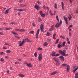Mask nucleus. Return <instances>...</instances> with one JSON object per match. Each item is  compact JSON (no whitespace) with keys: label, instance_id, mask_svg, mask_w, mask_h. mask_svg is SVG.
<instances>
[{"label":"nucleus","instance_id":"obj_1","mask_svg":"<svg viewBox=\"0 0 78 78\" xmlns=\"http://www.w3.org/2000/svg\"><path fill=\"white\" fill-rule=\"evenodd\" d=\"M26 41H27L28 42H31L28 38L24 39L22 42H21V41H20L18 42V44H19V46L21 47V46H22L23 44H24L25 42H26Z\"/></svg>","mask_w":78,"mask_h":78},{"label":"nucleus","instance_id":"obj_2","mask_svg":"<svg viewBox=\"0 0 78 78\" xmlns=\"http://www.w3.org/2000/svg\"><path fill=\"white\" fill-rule=\"evenodd\" d=\"M56 19L58 22V23H57L56 24L55 26V27L56 28H59L60 26L62 25V20H61L60 21V22H59V19H58V16H56Z\"/></svg>","mask_w":78,"mask_h":78},{"label":"nucleus","instance_id":"obj_3","mask_svg":"<svg viewBox=\"0 0 78 78\" xmlns=\"http://www.w3.org/2000/svg\"><path fill=\"white\" fill-rule=\"evenodd\" d=\"M58 52L60 54L62 55L63 56H66V50H64L63 51L61 50H59Z\"/></svg>","mask_w":78,"mask_h":78},{"label":"nucleus","instance_id":"obj_4","mask_svg":"<svg viewBox=\"0 0 78 78\" xmlns=\"http://www.w3.org/2000/svg\"><path fill=\"white\" fill-rule=\"evenodd\" d=\"M61 66L62 67H66L67 66V68L66 69V70L67 71H69L70 70V66H69L67 65V64L66 63L63 64L61 65Z\"/></svg>","mask_w":78,"mask_h":78},{"label":"nucleus","instance_id":"obj_5","mask_svg":"<svg viewBox=\"0 0 78 78\" xmlns=\"http://www.w3.org/2000/svg\"><path fill=\"white\" fill-rule=\"evenodd\" d=\"M38 59L39 61H41L42 60V54H39L38 57Z\"/></svg>","mask_w":78,"mask_h":78},{"label":"nucleus","instance_id":"obj_6","mask_svg":"<svg viewBox=\"0 0 78 78\" xmlns=\"http://www.w3.org/2000/svg\"><path fill=\"white\" fill-rule=\"evenodd\" d=\"M40 29L41 31L42 32H43L44 31V24H41L40 26Z\"/></svg>","mask_w":78,"mask_h":78},{"label":"nucleus","instance_id":"obj_7","mask_svg":"<svg viewBox=\"0 0 78 78\" xmlns=\"http://www.w3.org/2000/svg\"><path fill=\"white\" fill-rule=\"evenodd\" d=\"M39 13H40V14L42 17H45V14H43V13L41 11H40L39 12Z\"/></svg>","mask_w":78,"mask_h":78},{"label":"nucleus","instance_id":"obj_8","mask_svg":"<svg viewBox=\"0 0 78 78\" xmlns=\"http://www.w3.org/2000/svg\"><path fill=\"white\" fill-rule=\"evenodd\" d=\"M11 9V8H9L7 10H6L5 11V12H4V14H8L9 13V10H10Z\"/></svg>","mask_w":78,"mask_h":78},{"label":"nucleus","instance_id":"obj_9","mask_svg":"<svg viewBox=\"0 0 78 78\" xmlns=\"http://www.w3.org/2000/svg\"><path fill=\"white\" fill-rule=\"evenodd\" d=\"M59 58L61 60V61L62 62L64 61V57L62 56H61L59 57Z\"/></svg>","mask_w":78,"mask_h":78},{"label":"nucleus","instance_id":"obj_10","mask_svg":"<svg viewBox=\"0 0 78 78\" xmlns=\"http://www.w3.org/2000/svg\"><path fill=\"white\" fill-rule=\"evenodd\" d=\"M40 30L39 29H38L37 30V32L36 35V38L37 39L38 37V34H39V30Z\"/></svg>","mask_w":78,"mask_h":78},{"label":"nucleus","instance_id":"obj_11","mask_svg":"<svg viewBox=\"0 0 78 78\" xmlns=\"http://www.w3.org/2000/svg\"><path fill=\"white\" fill-rule=\"evenodd\" d=\"M63 18L65 21H66V24H68V22L67 21V18H66V17L64 16Z\"/></svg>","mask_w":78,"mask_h":78},{"label":"nucleus","instance_id":"obj_12","mask_svg":"<svg viewBox=\"0 0 78 78\" xmlns=\"http://www.w3.org/2000/svg\"><path fill=\"white\" fill-rule=\"evenodd\" d=\"M53 60L55 61V62H57L58 61H59V59L58 58L56 57H54L53 58Z\"/></svg>","mask_w":78,"mask_h":78},{"label":"nucleus","instance_id":"obj_13","mask_svg":"<svg viewBox=\"0 0 78 78\" xmlns=\"http://www.w3.org/2000/svg\"><path fill=\"white\" fill-rule=\"evenodd\" d=\"M51 55L52 56H56V52H53L51 54Z\"/></svg>","mask_w":78,"mask_h":78},{"label":"nucleus","instance_id":"obj_14","mask_svg":"<svg viewBox=\"0 0 78 78\" xmlns=\"http://www.w3.org/2000/svg\"><path fill=\"white\" fill-rule=\"evenodd\" d=\"M56 62V66H59V64H60V61H59V60H58V61H57Z\"/></svg>","mask_w":78,"mask_h":78},{"label":"nucleus","instance_id":"obj_15","mask_svg":"<svg viewBox=\"0 0 78 78\" xmlns=\"http://www.w3.org/2000/svg\"><path fill=\"white\" fill-rule=\"evenodd\" d=\"M68 18L69 19V20H70L71 19H72V16H71L69 14V16L68 17Z\"/></svg>","mask_w":78,"mask_h":78},{"label":"nucleus","instance_id":"obj_16","mask_svg":"<svg viewBox=\"0 0 78 78\" xmlns=\"http://www.w3.org/2000/svg\"><path fill=\"white\" fill-rule=\"evenodd\" d=\"M35 8L37 9H39L40 8V7L39 6L37 5H36L35 6Z\"/></svg>","mask_w":78,"mask_h":78},{"label":"nucleus","instance_id":"obj_17","mask_svg":"<svg viewBox=\"0 0 78 78\" xmlns=\"http://www.w3.org/2000/svg\"><path fill=\"white\" fill-rule=\"evenodd\" d=\"M27 66L29 67H32V65L31 63H29L27 64Z\"/></svg>","mask_w":78,"mask_h":78},{"label":"nucleus","instance_id":"obj_18","mask_svg":"<svg viewBox=\"0 0 78 78\" xmlns=\"http://www.w3.org/2000/svg\"><path fill=\"white\" fill-rule=\"evenodd\" d=\"M62 47V45L60 44H58V48H61Z\"/></svg>","mask_w":78,"mask_h":78},{"label":"nucleus","instance_id":"obj_19","mask_svg":"<svg viewBox=\"0 0 78 78\" xmlns=\"http://www.w3.org/2000/svg\"><path fill=\"white\" fill-rule=\"evenodd\" d=\"M58 73V72L57 71H55L53 73H52L51 75H55V74H56L57 73Z\"/></svg>","mask_w":78,"mask_h":78},{"label":"nucleus","instance_id":"obj_20","mask_svg":"<svg viewBox=\"0 0 78 78\" xmlns=\"http://www.w3.org/2000/svg\"><path fill=\"white\" fill-rule=\"evenodd\" d=\"M19 76H20V77H24V76H25V75L21 74H20L19 75Z\"/></svg>","mask_w":78,"mask_h":78},{"label":"nucleus","instance_id":"obj_21","mask_svg":"<svg viewBox=\"0 0 78 78\" xmlns=\"http://www.w3.org/2000/svg\"><path fill=\"white\" fill-rule=\"evenodd\" d=\"M78 69V66H77V68H75V69L73 70V73H75V71H76V70H77Z\"/></svg>","mask_w":78,"mask_h":78},{"label":"nucleus","instance_id":"obj_22","mask_svg":"<svg viewBox=\"0 0 78 78\" xmlns=\"http://www.w3.org/2000/svg\"><path fill=\"white\" fill-rule=\"evenodd\" d=\"M62 8L63 10H64V3L63 2H62Z\"/></svg>","mask_w":78,"mask_h":78},{"label":"nucleus","instance_id":"obj_23","mask_svg":"<svg viewBox=\"0 0 78 78\" xmlns=\"http://www.w3.org/2000/svg\"><path fill=\"white\" fill-rule=\"evenodd\" d=\"M30 34H33L34 33V31L33 30L32 31H30L29 32Z\"/></svg>","mask_w":78,"mask_h":78},{"label":"nucleus","instance_id":"obj_24","mask_svg":"<svg viewBox=\"0 0 78 78\" xmlns=\"http://www.w3.org/2000/svg\"><path fill=\"white\" fill-rule=\"evenodd\" d=\"M59 41V39H58L56 40V42L55 43V44H58V41Z\"/></svg>","mask_w":78,"mask_h":78},{"label":"nucleus","instance_id":"obj_25","mask_svg":"<svg viewBox=\"0 0 78 78\" xmlns=\"http://www.w3.org/2000/svg\"><path fill=\"white\" fill-rule=\"evenodd\" d=\"M44 46H47L48 45V43H47V42H45V43H44Z\"/></svg>","mask_w":78,"mask_h":78},{"label":"nucleus","instance_id":"obj_26","mask_svg":"<svg viewBox=\"0 0 78 78\" xmlns=\"http://www.w3.org/2000/svg\"><path fill=\"white\" fill-rule=\"evenodd\" d=\"M25 10L24 9H19L18 11H25Z\"/></svg>","mask_w":78,"mask_h":78},{"label":"nucleus","instance_id":"obj_27","mask_svg":"<svg viewBox=\"0 0 78 78\" xmlns=\"http://www.w3.org/2000/svg\"><path fill=\"white\" fill-rule=\"evenodd\" d=\"M11 33L12 34H15V35H18L16 33H15L14 32L12 31L11 32Z\"/></svg>","mask_w":78,"mask_h":78},{"label":"nucleus","instance_id":"obj_28","mask_svg":"<svg viewBox=\"0 0 78 78\" xmlns=\"http://www.w3.org/2000/svg\"><path fill=\"white\" fill-rule=\"evenodd\" d=\"M37 3L38 4V5H42V3L40 2L39 1H38L37 2Z\"/></svg>","mask_w":78,"mask_h":78},{"label":"nucleus","instance_id":"obj_29","mask_svg":"<svg viewBox=\"0 0 78 78\" xmlns=\"http://www.w3.org/2000/svg\"><path fill=\"white\" fill-rule=\"evenodd\" d=\"M12 28H6L5 29L6 30H12Z\"/></svg>","mask_w":78,"mask_h":78},{"label":"nucleus","instance_id":"obj_30","mask_svg":"<svg viewBox=\"0 0 78 78\" xmlns=\"http://www.w3.org/2000/svg\"><path fill=\"white\" fill-rule=\"evenodd\" d=\"M15 64H20V62H15Z\"/></svg>","mask_w":78,"mask_h":78},{"label":"nucleus","instance_id":"obj_31","mask_svg":"<svg viewBox=\"0 0 78 78\" xmlns=\"http://www.w3.org/2000/svg\"><path fill=\"white\" fill-rule=\"evenodd\" d=\"M54 29H55L54 28H51V29H49V31H53Z\"/></svg>","mask_w":78,"mask_h":78},{"label":"nucleus","instance_id":"obj_32","mask_svg":"<svg viewBox=\"0 0 78 78\" xmlns=\"http://www.w3.org/2000/svg\"><path fill=\"white\" fill-rule=\"evenodd\" d=\"M15 30V31H20V29H16Z\"/></svg>","mask_w":78,"mask_h":78},{"label":"nucleus","instance_id":"obj_33","mask_svg":"<svg viewBox=\"0 0 78 78\" xmlns=\"http://www.w3.org/2000/svg\"><path fill=\"white\" fill-rule=\"evenodd\" d=\"M46 34L47 36H49L50 35V34L48 32H47Z\"/></svg>","mask_w":78,"mask_h":78},{"label":"nucleus","instance_id":"obj_34","mask_svg":"<svg viewBox=\"0 0 78 78\" xmlns=\"http://www.w3.org/2000/svg\"><path fill=\"white\" fill-rule=\"evenodd\" d=\"M65 43H66V42L65 41H64L63 42V43H62L63 47H64V46H65Z\"/></svg>","mask_w":78,"mask_h":78},{"label":"nucleus","instance_id":"obj_35","mask_svg":"<svg viewBox=\"0 0 78 78\" xmlns=\"http://www.w3.org/2000/svg\"><path fill=\"white\" fill-rule=\"evenodd\" d=\"M47 41V42H51V39H48Z\"/></svg>","mask_w":78,"mask_h":78},{"label":"nucleus","instance_id":"obj_36","mask_svg":"<svg viewBox=\"0 0 78 78\" xmlns=\"http://www.w3.org/2000/svg\"><path fill=\"white\" fill-rule=\"evenodd\" d=\"M11 52V51L10 50H7L6 51V53H9Z\"/></svg>","mask_w":78,"mask_h":78},{"label":"nucleus","instance_id":"obj_37","mask_svg":"<svg viewBox=\"0 0 78 78\" xmlns=\"http://www.w3.org/2000/svg\"><path fill=\"white\" fill-rule=\"evenodd\" d=\"M42 48H37V50H42Z\"/></svg>","mask_w":78,"mask_h":78},{"label":"nucleus","instance_id":"obj_38","mask_svg":"<svg viewBox=\"0 0 78 78\" xmlns=\"http://www.w3.org/2000/svg\"><path fill=\"white\" fill-rule=\"evenodd\" d=\"M37 53L36 52L34 54L35 57H36L37 56Z\"/></svg>","mask_w":78,"mask_h":78},{"label":"nucleus","instance_id":"obj_39","mask_svg":"<svg viewBox=\"0 0 78 78\" xmlns=\"http://www.w3.org/2000/svg\"><path fill=\"white\" fill-rule=\"evenodd\" d=\"M5 58L6 59H9V56H5Z\"/></svg>","mask_w":78,"mask_h":78},{"label":"nucleus","instance_id":"obj_40","mask_svg":"<svg viewBox=\"0 0 78 78\" xmlns=\"http://www.w3.org/2000/svg\"><path fill=\"white\" fill-rule=\"evenodd\" d=\"M55 9H57V4H55Z\"/></svg>","mask_w":78,"mask_h":78},{"label":"nucleus","instance_id":"obj_41","mask_svg":"<svg viewBox=\"0 0 78 78\" xmlns=\"http://www.w3.org/2000/svg\"><path fill=\"white\" fill-rule=\"evenodd\" d=\"M60 37H61L64 39H65V37H64V36H61Z\"/></svg>","mask_w":78,"mask_h":78},{"label":"nucleus","instance_id":"obj_42","mask_svg":"<svg viewBox=\"0 0 78 78\" xmlns=\"http://www.w3.org/2000/svg\"><path fill=\"white\" fill-rule=\"evenodd\" d=\"M38 21L39 22H41V21H42V20L41 19V18H39L38 19Z\"/></svg>","mask_w":78,"mask_h":78},{"label":"nucleus","instance_id":"obj_43","mask_svg":"<svg viewBox=\"0 0 78 78\" xmlns=\"http://www.w3.org/2000/svg\"><path fill=\"white\" fill-rule=\"evenodd\" d=\"M25 31V30L24 29H20V32Z\"/></svg>","mask_w":78,"mask_h":78},{"label":"nucleus","instance_id":"obj_44","mask_svg":"<svg viewBox=\"0 0 78 78\" xmlns=\"http://www.w3.org/2000/svg\"><path fill=\"white\" fill-rule=\"evenodd\" d=\"M15 37H16V38L18 39H20V38L19 37L15 36Z\"/></svg>","mask_w":78,"mask_h":78},{"label":"nucleus","instance_id":"obj_45","mask_svg":"<svg viewBox=\"0 0 78 78\" xmlns=\"http://www.w3.org/2000/svg\"><path fill=\"white\" fill-rule=\"evenodd\" d=\"M0 61H4V59L3 58H1L0 59Z\"/></svg>","mask_w":78,"mask_h":78},{"label":"nucleus","instance_id":"obj_46","mask_svg":"<svg viewBox=\"0 0 78 78\" xmlns=\"http://www.w3.org/2000/svg\"><path fill=\"white\" fill-rule=\"evenodd\" d=\"M24 64H25V65H26L27 66V64H28V63L25 62L24 63Z\"/></svg>","mask_w":78,"mask_h":78},{"label":"nucleus","instance_id":"obj_47","mask_svg":"<svg viewBox=\"0 0 78 78\" xmlns=\"http://www.w3.org/2000/svg\"><path fill=\"white\" fill-rule=\"evenodd\" d=\"M3 54H5V53L3 52H0V55H3Z\"/></svg>","mask_w":78,"mask_h":78},{"label":"nucleus","instance_id":"obj_48","mask_svg":"<svg viewBox=\"0 0 78 78\" xmlns=\"http://www.w3.org/2000/svg\"><path fill=\"white\" fill-rule=\"evenodd\" d=\"M59 56V54H57L56 55H55V56Z\"/></svg>","mask_w":78,"mask_h":78},{"label":"nucleus","instance_id":"obj_49","mask_svg":"<svg viewBox=\"0 0 78 78\" xmlns=\"http://www.w3.org/2000/svg\"><path fill=\"white\" fill-rule=\"evenodd\" d=\"M3 48L4 49H7V47H6L4 46L3 47Z\"/></svg>","mask_w":78,"mask_h":78},{"label":"nucleus","instance_id":"obj_50","mask_svg":"<svg viewBox=\"0 0 78 78\" xmlns=\"http://www.w3.org/2000/svg\"><path fill=\"white\" fill-rule=\"evenodd\" d=\"M76 13H78V9H76Z\"/></svg>","mask_w":78,"mask_h":78},{"label":"nucleus","instance_id":"obj_51","mask_svg":"<svg viewBox=\"0 0 78 78\" xmlns=\"http://www.w3.org/2000/svg\"><path fill=\"white\" fill-rule=\"evenodd\" d=\"M32 25L33 26V27H35V24H34V23H32Z\"/></svg>","mask_w":78,"mask_h":78},{"label":"nucleus","instance_id":"obj_52","mask_svg":"<svg viewBox=\"0 0 78 78\" xmlns=\"http://www.w3.org/2000/svg\"><path fill=\"white\" fill-rule=\"evenodd\" d=\"M72 27H73V25H71L69 26V27L70 28H72Z\"/></svg>","mask_w":78,"mask_h":78},{"label":"nucleus","instance_id":"obj_53","mask_svg":"<svg viewBox=\"0 0 78 78\" xmlns=\"http://www.w3.org/2000/svg\"><path fill=\"white\" fill-rule=\"evenodd\" d=\"M5 45H9V44L8 43H5Z\"/></svg>","mask_w":78,"mask_h":78},{"label":"nucleus","instance_id":"obj_54","mask_svg":"<svg viewBox=\"0 0 78 78\" xmlns=\"http://www.w3.org/2000/svg\"><path fill=\"white\" fill-rule=\"evenodd\" d=\"M49 13L51 14H51H52V13H51V10H50Z\"/></svg>","mask_w":78,"mask_h":78},{"label":"nucleus","instance_id":"obj_55","mask_svg":"<svg viewBox=\"0 0 78 78\" xmlns=\"http://www.w3.org/2000/svg\"><path fill=\"white\" fill-rule=\"evenodd\" d=\"M3 33L2 32H0V35H3Z\"/></svg>","mask_w":78,"mask_h":78},{"label":"nucleus","instance_id":"obj_56","mask_svg":"<svg viewBox=\"0 0 78 78\" xmlns=\"http://www.w3.org/2000/svg\"><path fill=\"white\" fill-rule=\"evenodd\" d=\"M67 44H70V41H68L67 42Z\"/></svg>","mask_w":78,"mask_h":78},{"label":"nucleus","instance_id":"obj_57","mask_svg":"<svg viewBox=\"0 0 78 78\" xmlns=\"http://www.w3.org/2000/svg\"><path fill=\"white\" fill-rule=\"evenodd\" d=\"M10 23L11 24H14V25H15V23H14L12 22V23Z\"/></svg>","mask_w":78,"mask_h":78},{"label":"nucleus","instance_id":"obj_58","mask_svg":"<svg viewBox=\"0 0 78 78\" xmlns=\"http://www.w3.org/2000/svg\"><path fill=\"white\" fill-rule=\"evenodd\" d=\"M43 8L44 9H45V8H46V7H45V5H44V6H43Z\"/></svg>","mask_w":78,"mask_h":78},{"label":"nucleus","instance_id":"obj_59","mask_svg":"<svg viewBox=\"0 0 78 78\" xmlns=\"http://www.w3.org/2000/svg\"><path fill=\"white\" fill-rule=\"evenodd\" d=\"M53 39H56V38H55V37L53 36Z\"/></svg>","mask_w":78,"mask_h":78},{"label":"nucleus","instance_id":"obj_60","mask_svg":"<svg viewBox=\"0 0 78 78\" xmlns=\"http://www.w3.org/2000/svg\"><path fill=\"white\" fill-rule=\"evenodd\" d=\"M56 34H53V36L55 37V36H56Z\"/></svg>","mask_w":78,"mask_h":78},{"label":"nucleus","instance_id":"obj_61","mask_svg":"<svg viewBox=\"0 0 78 78\" xmlns=\"http://www.w3.org/2000/svg\"><path fill=\"white\" fill-rule=\"evenodd\" d=\"M22 1H23V0H20L19 2L20 3H21Z\"/></svg>","mask_w":78,"mask_h":78},{"label":"nucleus","instance_id":"obj_62","mask_svg":"<svg viewBox=\"0 0 78 78\" xmlns=\"http://www.w3.org/2000/svg\"><path fill=\"white\" fill-rule=\"evenodd\" d=\"M66 40L67 41H69V39L68 38H66Z\"/></svg>","mask_w":78,"mask_h":78},{"label":"nucleus","instance_id":"obj_63","mask_svg":"<svg viewBox=\"0 0 78 78\" xmlns=\"http://www.w3.org/2000/svg\"><path fill=\"white\" fill-rule=\"evenodd\" d=\"M46 8H47V9L48 10L49 9H50L48 7H47Z\"/></svg>","mask_w":78,"mask_h":78},{"label":"nucleus","instance_id":"obj_64","mask_svg":"<svg viewBox=\"0 0 78 78\" xmlns=\"http://www.w3.org/2000/svg\"><path fill=\"white\" fill-rule=\"evenodd\" d=\"M69 35L70 36H71V33H70V32H69Z\"/></svg>","mask_w":78,"mask_h":78}]
</instances>
